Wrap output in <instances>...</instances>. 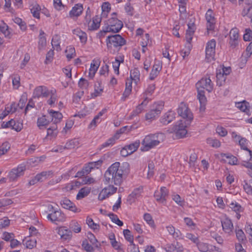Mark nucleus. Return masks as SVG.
<instances>
[{
  "mask_svg": "<svg viewBox=\"0 0 252 252\" xmlns=\"http://www.w3.org/2000/svg\"><path fill=\"white\" fill-rule=\"evenodd\" d=\"M155 90V85L154 84H152L149 85L147 89L142 94L143 99H144L145 100H148V101L149 102L150 100H151L149 98V96L152 95Z\"/></svg>",
  "mask_w": 252,
  "mask_h": 252,
  "instance_id": "obj_30",
  "label": "nucleus"
},
{
  "mask_svg": "<svg viewBox=\"0 0 252 252\" xmlns=\"http://www.w3.org/2000/svg\"><path fill=\"white\" fill-rule=\"evenodd\" d=\"M52 175L53 172L52 171H43L36 175V179L38 181L41 182L52 177Z\"/></svg>",
  "mask_w": 252,
  "mask_h": 252,
  "instance_id": "obj_37",
  "label": "nucleus"
},
{
  "mask_svg": "<svg viewBox=\"0 0 252 252\" xmlns=\"http://www.w3.org/2000/svg\"><path fill=\"white\" fill-rule=\"evenodd\" d=\"M26 170L25 165L21 164L19 165L17 168L12 169L8 175V178L10 181H14L20 176L23 175Z\"/></svg>",
  "mask_w": 252,
  "mask_h": 252,
  "instance_id": "obj_12",
  "label": "nucleus"
},
{
  "mask_svg": "<svg viewBox=\"0 0 252 252\" xmlns=\"http://www.w3.org/2000/svg\"><path fill=\"white\" fill-rule=\"evenodd\" d=\"M229 207L232 211L236 213V217L238 220H239L241 218L240 213L244 211L243 207L235 201H232L229 204Z\"/></svg>",
  "mask_w": 252,
  "mask_h": 252,
  "instance_id": "obj_25",
  "label": "nucleus"
},
{
  "mask_svg": "<svg viewBox=\"0 0 252 252\" xmlns=\"http://www.w3.org/2000/svg\"><path fill=\"white\" fill-rule=\"evenodd\" d=\"M109 218L112 220V221L118 225L121 226L123 225V222L121 220H119L118 216L114 214H110L109 215Z\"/></svg>",
  "mask_w": 252,
  "mask_h": 252,
  "instance_id": "obj_59",
  "label": "nucleus"
},
{
  "mask_svg": "<svg viewBox=\"0 0 252 252\" xmlns=\"http://www.w3.org/2000/svg\"><path fill=\"white\" fill-rule=\"evenodd\" d=\"M50 116L52 117V120L54 122L53 124H56L60 122L61 120L63 118L62 113L54 110H51L50 111Z\"/></svg>",
  "mask_w": 252,
  "mask_h": 252,
  "instance_id": "obj_38",
  "label": "nucleus"
},
{
  "mask_svg": "<svg viewBox=\"0 0 252 252\" xmlns=\"http://www.w3.org/2000/svg\"><path fill=\"white\" fill-rule=\"evenodd\" d=\"M205 17L207 21V31H213L215 28V19L212 10L209 9L207 10Z\"/></svg>",
  "mask_w": 252,
  "mask_h": 252,
  "instance_id": "obj_18",
  "label": "nucleus"
},
{
  "mask_svg": "<svg viewBox=\"0 0 252 252\" xmlns=\"http://www.w3.org/2000/svg\"><path fill=\"white\" fill-rule=\"evenodd\" d=\"M188 29L186 31V38L188 43H190L192 39V36L194 32V26L193 24H188Z\"/></svg>",
  "mask_w": 252,
  "mask_h": 252,
  "instance_id": "obj_41",
  "label": "nucleus"
},
{
  "mask_svg": "<svg viewBox=\"0 0 252 252\" xmlns=\"http://www.w3.org/2000/svg\"><path fill=\"white\" fill-rule=\"evenodd\" d=\"M73 33L79 38L80 42L82 43L85 44L86 43L87 41V35L85 32H83L80 29L77 28L73 31Z\"/></svg>",
  "mask_w": 252,
  "mask_h": 252,
  "instance_id": "obj_32",
  "label": "nucleus"
},
{
  "mask_svg": "<svg viewBox=\"0 0 252 252\" xmlns=\"http://www.w3.org/2000/svg\"><path fill=\"white\" fill-rule=\"evenodd\" d=\"M10 148V144L8 142H5L0 146V156L5 154Z\"/></svg>",
  "mask_w": 252,
  "mask_h": 252,
  "instance_id": "obj_54",
  "label": "nucleus"
},
{
  "mask_svg": "<svg viewBox=\"0 0 252 252\" xmlns=\"http://www.w3.org/2000/svg\"><path fill=\"white\" fill-rule=\"evenodd\" d=\"M106 42L108 50L111 53L114 54L126 44V41L120 34H114L108 36Z\"/></svg>",
  "mask_w": 252,
  "mask_h": 252,
  "instance_id": "obj_3",
  "label": "nucleus"
},
{
  "mask_svg": "<svg viewBox=\"0 0 252 252\" xmlns=\"http://www.w3.org/2000/svg\"><path fill=\"white\" fill-rule=\"evenodd\" d=\"M187 125L188 123H186L183 121H178L172 127L171 132L174 133L178 138H183L187 134Z\"/></svg>",
  "mask_w": 252,
  "mask_h": 252,
  "instance_id": "obj_7",
  "label": "nucleus"
},
{
  "mask_svg": "<svg viewBox=\"0 0 252 252\" xmlns=\"http://www.w3.org/2000/svg\"><path fill=\"white\" fill-rule=\"evenodd\" d=\"M49 95V91L46 87L43 86L35 88L33 93V97L34 98L47 97Z\"/></svg>",
  "mask_w": 252,
  "mask_h": 252,
  "instance_id": "obj_17",
  "label": "nucleus"
},
{
  "mask_svg": "<svg viewBox=\"0 0 252 252\" xmlns=\"http://www.w3.org/2000/svg\"><path fill=\"white\" fill-rule=\"evenodd\" d=\"M132 90V81L131 80H127L126 82V88L123 94L122 99L125 100L126 98L131 94Z\"/></svg>",
  "mask_w": 252,
  "mask_h": 252,
  "instance_id": "obj_34",
  "label": "nucleus"
},
{
  "mask_svg": "<svg viewBox=\"0 0 252 252\" xmlns=\"http://www.w3.org/2000/svg\"><path fill=\"white\" fill-rule=\"evenodd\" d=\"M107 26H106V31H109L112 32H118L123 28V22L118 20L116 17V13H113V16L108 21Z\"/></svg>",
  "mask_w": 252,
  "mask_h": 252,
  "instance_id": "obj_6",
  "label": "nucleus"
},
{
  "mask_svg": "<svg viewBox=\"0 0 252 252\" xmlns=\"http://www.w3.org/2000/svg\"><path fill=\"white\" fill-rule=\"evenodd\" d=\"M166 249L169 252H182L184 250V248L178 242H176V245L172 244H167Z\"/></svg>",
  "mask_w": 252,
  "mask_h": 252,
  "instance_id": "obj_31",
  "label": "nucleus"
},
{
  "mask_svg": "<svg viewBox=\"0 0 252 252\" xmlns=\"http://www.w3.org/2000/svg\"><path fill=\"white\" fill-rule=\"evenodd\" d=\"M49 95L50 97L47 100V103L51 106H52L54 105L58 99L56 90L54 88L52 89L49 91Z\"/></svg>",
  "mask_w": 252,
  "mask_h": 252,
  "instance_id": "obj_36",
  "label": "nucleus"
},
{
  "mask_svg": "<svg viewBox=\"0 0 252 252\" xmlns=\"http://www.w3.org/2000/svg\"><path fill=\"white\" fill-rule=\"evenodd\" d=\"M161 68V63L159 61L156 62L150 74L149 79L151 80H154L158 76Z\"/></svg>",
  "mask_w": 252,
  "mask_h": 252,
  "instance_id": "obj_24",
  "label": "nucleus"
},
{
  "mask_svg": "<svg viewBox=\"0 0 252 252\" xmlns=\"http://www.w3.org/2000/svg\"><path fill=\"white\" fill-rule=\"evenodd\" d=\"M184 221L187 226L191 228L194 229L196 226V224L193 221L192 219L190 218L186 217L184 219Z\"/></svg>",
  "mask_w": 252,
  "mask_h": 252,
  "instance_id": "obj_62",
  "label": "nucleus"
},
{
  "mask_svg": "<svg viewBox=\"0 0 252 252\" xmlns=\"http://www.w3.org/2000/svg\"><path fill=\"white\" fill-rule=\"evenodd\" d=\"M117 139L114 135L113 137L108 139L105 142H104L101 145L100 149H103L104 148L108 147L109 146H112L114 144Z\"/></svg>",
  "mask_w": 252,
  "mask_h": 252,
  "instance_id": "obj_55",
  "label": "nucleus"
},
{
  "mask_svg": "<svg viewBox=\"0 0 252 252\" xmlns=\"http://www.w3.org/2000/svg\"><path fill=\"white\" fill-rule=\"evenodd\" d=\"M129 172V164L127 162H115L105 171L104 179L105 184L113 183L120 186Z\"/></svg>",
  "mask_w": 252,
  "mask_h": 252,
  "instance_id": "obj_1",
  "label": "nucleus"
},
{
  "mask_svg": "<svg viewBox=\"0 0 252 252\" xmlns=\"http://www.w3.org/2000/svg\"><path fill=\"white\" fill-rule=\"evenodd\" d=\"M49 123V120L46 119L45 116H42L37 119V124L40 129H41L42 126L48 125Z\"/></svg>",
  "mask_w": 252,
  "mask_h": 252,
  "instance_id": "obj_48",
  "label": "nucleus"
},
{
  "mask_svg": "<svg viewBox=\"0 0 252 252\" xmlns=\"http://www.w3.org/2000/svg\"><path fill=\"white\" fill-rule=\"evenodd\" d=\"M197 97L201 106H204L206 102L204 91L197 90Z\"/></svg>",
  "mask_w": 252,
  "mask_h": 252,
  "instance_id": "obj_49",
  "label": "nucleus"
},
{
  "mask_svg": "<svg viewBox=\"0 0 252 252\" xmlns=\"http://www.w3.org/2000/svg\"><path fill=\"white\" fill-rule=\"evenodd\" d=\"M243 39L246 41H249L252 39V31L250 29H246L245 33L243 35Z\"/></svg>",
  "mask_w": 252,
  "mask_h": 252,
  "instance_id": "obj_64",
  "label": "nucleus"
},
{
  "mask_svg": "<svg viewBox=\"0 0 252 252\" xmlns=\"http://www.w3.org/2000/svg\"><path fill=\"white\" fill-rule=\"evenodd\" d=\"M110 6L108 2H104L102 5V12L101 13V17L105 18L107 16L108 13L110 10Z\"/></svg>",
  "mask_w": 252,
  "mask_h": 252,
  "instance_id": "obj_56",
  "label": "nucleus"
},
{
  "mask_svg": "<svg viewBox=\"0 0 252 252\" xmlns=\"http://www.w3.org/2000/svg\"><path fill=\"white\" fill-rule=\"evenodd\" d=\"M117 190V188L114 187L113 185H109L100 191L98 196V200H103L106 199L110 195L115 193Z\"/></svg>",
  "mask_w": 252,
  "mask_h": 252,
  "instance_id": "obj_15",
  "label": "nucleus"
},
{
  "mask_svg": "<svg viewBox=\"0 0 252 252\" xmlns=\"http://www.w3.org/2000/svg\"><path fill=\"white\" fill-rule=\"evenodd\" d=\"M100 19L98 17L93 19V21L90 23L88 26V29L90 31H94L98 29L100 27Z\"/></svg>",
  "mask_w": 252,
  "mask_h": 252,
  "instance_id": "obj_44",
  "label": "nucleus"
},
{
  "mask_svg": "<svg viewBox=\"0 0 252 252\" xmlns=\"http://www.w3.org/2000/svg\"><path fill=\"white\" fill-rule=\"evenodd\" d=\"M130 77L131 80L134 81L135 83H137L140 80V71L137 68L131 70Z\"/></svg>",
  "mask_w": 252,
  "mask_h": 252,
  "instance_id": "obj_45",
  "label": "nucleus"
},
{
  "mask_svg": "<svg viewBox=\"0 0 252 252\" xmlns=\"http://www.w3.org/2000/svg\"><path fill=\"white\" fill-rule=\"evenodd\" d=\"M66 56L68 60H70L75 56V48L72 46L67 47L65 50Z\"/></svg>",
  "mask_w": 252,
  "mask_h": 252,
  "instance_id": "obj_52",
  "label": "nucleus"
},
{
  "mask_svg": "<svg viewBox=\"0 0 252 252\" xmlns=\"http://www.w3.org/2000/svg\"><path fill=\"white\" fill-rule=\"evenodd\" d=\"M11 128L17 132L20 131L23 128V123L20 121L14 120V123L12 124Z\"/></svg>",
  "mask_w": 252,
  "mask_h": 252,
  "instance_id": "obj_57",
  "label": "nucleus"
},
{
  "mask_svg": "<svg viewBox=\"0 0 252 252\" xmlns=\"http://www.w3.org/2000/svg\"><path fill=\"white\" fill-rule=\"evenodd\" d=\"M13 88L18 89L20 86V77L18 74H13L11 76Z\"/></svg>",
  "mask_w": 252,
  "mask_h": 252,
  "instance_id": "obj_51",
  "label": "nucleus"
},
{
  "mask_svg": "<svg viewBox=\"0 0 252 252\" xmlns=\"http://www.w3.org/2000/svg\"><path fill=\"white\" fill-rule=\"evenodd\" d=\"M99 64L100 62L98 60H94L92 61L89 69V76L90 78H93L99 67Z\"/></svg>",
  "mask_w": 252,
  "mask_h": 252,
  "instance_id": "obj_29",
  "label": "nucleus"
},
{
  "mask_svg": "<svg viewBox=\"0 0 252 252\" xmlns=\"http://www.w3.org/2000/svg\"><path fill=\"white\" fill-rule=\"evenodd\" d=\"M140 140H138L128 145H126V147L128 150V153L131 154L137 150L140 146Z\"/></svg>",
  "mask_w": 252,
  "mask_h": 252,
  "instance_id": "obj_46",
  "label": "nucleus"
},
{
  "mask_svg": "<svg viewBox=\"0 0 252 252\" xmlns=\"http://www.w3.org/2000/svg\"><path fill=\"white\" fill-rule=\"evenodd\" d=\"M83 10V5L81 4H76L70 11L69 15L70 17H78Z\"/></svg>",
  "mask_w": 252,
  "mask_h": 252,
  "instance_id": "obj_28",
  "label": "nucleus"
},
{
  "mask_svg": "<svg viewBox=\"0 0 252 252\" xmlns=\"http://www.w3.org/2000/svg\"><path fill=\"white\" fill-rule=\"evenodd\" d=\"M103 92V89L100 86L94 87V92L91 94V97L94 98L98 96H100Z\"/></svg>",
  "mask_w": 252,
  "mask_h": 252,
  "instance_id": "obj_61",
  "label": "nucleus"
},
{
  "mask_svg": "<svg viewBox=\"0 0 252 252\" xmlns=\"http://www.w3.org/2000/svg\"><path fill=\"white\" fill-rule=\"evenodd\" d=\"M230 71L231 68L230 67L220 66L217 69L216 78L217 85L221 86L224 84L226 76L230 74Z\"/></svg>",
  "mask_w": 252,
  "mask_h": 252,
  "instance_id": "obj_8",
  "label": "nucleus"
},
{
  "mask_svg": "<svg viewBox=\"0 0 252 252\" xmlns=\"http://www.w3.org/2000/svg\"><path fill=\"white\" fill-rule=\"evenodd\" d=\"M164 102L160 101L153 104V108L145 115L147 121L152 122L158 118L163 108Z\"/></svg>",
  "mask_w": 252,
  "mask_h": 252,
  "instance_id": "obj_5",
  "label": "nucleus"
},
{
  "mask_svg": "<svg viewBox=\"0 0 252 252\" xmlns=\"http://www.w3.org/2000/svg\"><path fill=\"white\" fill-rule=\"evenodd\" d=\"M236 106L242 111L246 113L247 115H250L249 103L246 101L236 103Z\"/></svg>",
  "mask_w": 252,
  "mask_h": 252,
  "instance_id": "obj_35",
  "label": "nucleus"
},
{
  "mask_svg": "<svg viewBox=\"0 0 252 252\" xmlns=\"http://www.w3.org/2000/svg\"><path fill=\"white\" fill-rule=\"evenodd\" d=\"M59 133L57 125L52 124L47 128V135L46 138L50 139L56 138Z\"/></svg>",
  "mask_w": 252,
  "mask_h": 252,
  "instance_id": "obj_23",
  "label": "nucleus"
},
{
  "mask_svg": "<svg viewBox=\"0 0 252 252\" xmlns=\"http://www.w3.org/2000/svg\"><path fill=\"white\" fill-rule=\"evenodd\" d=\"M196 246L200 252H206L209 250L208 244L206 243L200 242L199 240L196 243Z\"/></svg>",
  "mask_w": 252,
  "mask_h": 252,
  "instance_id": "obj_47",
  "label": "nucleus"
},
{
  "mask_svg": "<svg viewBox=\"0 0 252 252\" xmlns=\"http://www.w3.org/2000/svg\"><path fill=\"white\" fill-rule=\"evenodd\" d=\"M216 42L215 39L209 41L206 46V58L207 62H211L214 60Z\"/></svg>",
  "mask_w": 252,
  "mask_h": 252,
  "instance_id": "obj_11",
  "label": "nucleus"
},
{
  "mask_svg": "<svg viewBox=\"0 0 252 252\" xmlns=\"http://www.w3.org/2000/svg\"><path fill=\"white\" fill-rule=\"evenodd\" d=\"M70 229L75 233H79L81 230V226L76 220H73L70 224Z\"/></svg>",
  "mask_w": 252,
  "mask_h": 252,
  "instance_id": "obj_53",
  "label": "nucleus"
},
{
  "mask_svg": "<svg viewBox=\"0 0 252 252\" xmlns=\"http://www.w3.org/2000/svg\"><path fill=\"white\" fill-rule=\"evenodd\" d=\"M79 145V140L78 139L74 138L67 141L65 145V148L67 149H74L78 148Z\"/></svg>",
  "mask_w": 252,
  "mask_h": 252,
  "instance_id": "obj_43",
  "label": "nucleus"
},
{
  "mask_svg": "<svg viewBox=\"0 0 252 252\" xmlns=\"http://www.w3.org/2000/svg\"><path fill=\"white\" fill-rule=\"evenodd\" d=\"M57 233L63 240H69L71 238L72 232L64 226L60 227L57 229Z\"/></svg>",
  "mask_w": 252,
  "mask_h": 252,
  "instance_id": "obj_22",
  "label": "nucleus"
},
{
  "mask_svg": "<svg viewBox=\"0 0 252 252\" xmlns=\"http://www.w3.org/2000/svg\"><path fill=\"white\" fill-rule=\"evenodd\" d=\"M164 134L162 133H157L146 135L141 142V151L146 152L154 148L163 141Z\"/></svg>",
  "mask_w": 252,
  "mask_h": 252,
  "instance_id": "obj_2",
  "label": "nucleus"
},
{
  "mask_svg": "<svg viewBox=\"0 0 252 252\" xmlns=\"http://www.w3.org/2000/svg\"><path fill=\"white\" fill-rule=\"evenodd\" d=\"M207 143L214 148H219L220 146V141L216 139L208 138L207 139Z\"/></svg>",
  "mask_w": 252,
  "mask_h": 252,
  "instance_id": "obj_60",
  "label": "nucleus"
},
{
  "mask_svg": "<svg viewBox=\"0 0 252 252\" xmlns=\"http://www.w3.org/2000/svg\"><path fill=\"white\" fill-rule=\"evenodd\" d=\"M175 116L176 113L174 111L169 110L161 117L160 121L163 125H166L175 119Z\"/></svg>",
  "mask_w": 252,
  "mask_h": 252,
  "instance_id": "obj_21",
  "label": "nucleus"
},
{
  "mask_svg": "<svg viewBox=\"0 0 252 252\" xmlns=\"http://www.w3.org/2000/svg\"><path fill=\"white\" fill-rule=\"evenodd\" d=\"M177 112L179 116L186 120L188 124H190L193 120V114L190 111L186 104L181 102L177 109Z\"/></svg>",
  "mask_w": 252,
  "mask_h": 252,
  "instance_id": "obj_9",
  "label": "nucleus"
},
{
  "mask_svg": "<svg viewBox=\"0 0 252 252\" xmlns=\"http://www.w3.org/2000/svg\"><path fill=\"white\" fill-rule=\"evenodd\" d=\"M61 205L62 207L68 209L74 213L79 212L80 210L78 209L73 203L67 198H63L61 200Z\"/></svg>",
  "mask_w": 252,
  "mask_h": 252,
  "instance_id": "obj_20",
  "label": "nucleus"
},
{
  "mask_svg": "<svg viewBox=\"0 0 252 252\" xmlns=\"http://www.w3.org/2000/svg\"><path fill=\"white\" fill-rule=\"evenodd\" d=\"M166 229L169 235L176 240L184 239V236L181 231L175 228L172 225H169L166 226Z\"/></svg>",
  "mask_w": 252,
  "mask_h": 252,
  "instance_id": "obj_19",
  "label": "nucleus"
},
{
  "mask_svg": "<svg viewBox=\"0 0 252 252\" xmlns=\"http://www.w3.org/2000/svg\"><path fill=\"white\" fill-rule=\"evenodd\" d=\"M92 167L89 163L86 165L81 171H78L75 175L76 177H81L85 175L88 174L92 170Z\"/></svg>",
  "mask_w": 252,
  "mask_h": 252,
  "instance_id": "obj_42",
  "label": "nucleus"
},
{
  "mask_svg": "<svg viewBox=\"0 0 252 252\" xmlns=\"http://www.w3.org/2000/svg\"><path fill=\"white\" fill-rule=\"evenodd\" d=\"M91 189L88 187H84L81 188L76 196L77 200H80L87 196L90 192Z\"/></svg>",
  "mask_w": 252,
  "mask_h": 252,
  "instance_id": "obj_40",
  "label": "nucleus"
},
{
  "mask_svg": "<svg viewBox=\"0 0 252 252\" xmlns=\"http://www.w3.org/2000/svg\"><path fill=\"white\" fill-rule=\"evenodd\" d=\"M148 103V100H145L143 99V101L132 111L130 116L131 117H135L142 113Z\"/></svg>",
  "mask_w": 252,
  "mask_h": 252,
  "instance_id": "obj_27",
  "label": "nucleus"
},
{
  "mask_svg": "<svg viewBox=\"0 0 252 252\" xmlns=\"http://www.w3.org/2000/svg\"><path fill=\"white\" fill-rule=\"evenodd\" d=\"M229 37L228 44L230 47L232 49L236 48L239 44V30L237 28H232L229 32Z\"/></svg>",
  "mask_w": 252,
  "mask_h": 252,
  "instance_id": "obj_13",
  "label": "nucleus"
},
{
  "mask_svg": "<svg viewBox=\"0 0 252 252\" xmlns=\"http://www.w3.org/2000/svg\"><path fill=\"white\" fill-rule=\"evenodd\" d=\"M221 225L223 230L227 233L230 234L232 232L233 229V225L231 220L225 218L221 220Z\"/></svg>",
  "mask_w": 252,
  "mask_h": 252,
  "instance_id": "obj_26",
  "label": "nucleus"
},
{
  "mask_svg": "<svg viewBox=\"0 0 252 252\" xmlns=\"http://www.w3.org/2000/svg\"><path fill=\"white\" fill-rule=\"evenodd\" d=\"M40 7L38 4H35L33 6V7L31 9V11L32 16L37 19L40 18Z\"/></svg>",
  "mask_w": 252,
  "mask_h": 252,
  "instance_id": "obj_50",
  "label": "nucleus"
},
{
  "mask_svg": "<svg viewBox=\"0 0 252 252\" xmlns=\"http://www.w3.org/2000/svg\"><path fill=\"white\" fill-rule=\"evenodd\" d=\"M143 192V189L141 186L134 189L132 192L128 195L127 198V201L130 204H131L141 196Z\"/></svg>",
  "mask_w": 252,
  "mask_h": 252,
  "instance_id": "obj_16",
  "label": "nucleus"
},
{
  "mask_svg": "<svg viewBox=\"0 0 252 252\" xmlns=\"http://www.w3.org/2000/svg\"><path fill=\"white\" fill-rule=\"evenodd\" d=\"M168 190L166 187H162L159 190H156L154 193V197L156 200L162 204L166 203V197L168 195Z\"/></svg>",
  "mask_w": 252,
  "mask_h": 252,
  "instance_id": "obj_14",
  "label": "nucleus"
},
{
  "mask_svg": "<svg viewBox=\"0 0 252 252\" xmlns=\"http://www.w3.org/2000/svg\"><path fill=\"white\" fill-rule=\"evenodd\" d=\"M36 240L35 238L28 237L23 240V244L27 249H32L36 245Z\"/></svg>",
  "mask_w": 252,
  "mask_h": 252,
  "instance_id": "obj_33",
  "label": "nucleus"
},
{
  "mask_svg": "<svg viewBox=\"0 0 252 252\" xmlns=\"http://www.w3.org/2000/svg\"><path fill=\"white\" fill-rule=\"evenodd\" d=\"M112 247L117 251V252H125L122 244L116 240L110 243Z\"/></svg>",
  "mask_w": 252,
  "mask_h": 252,
  "instance_id": "obj_63",
  "label": "nucleus"
},
{
  "mask_svg": "<svg viewBox=\"0 0 252 252\" xmlns=\"http://www.w3.org/2000/svg\"><path fill=\"white\" fill-rule=\"evenodd\" d=\"M172 199L179 205L183 206L184 204V200L182 199L178 194L174 193L172 195Z\"/></svg>",
  "mask_w": 252,
  "mask_h": 252,
  "instance_id": "obj_58",
  "label": "nucleus"
},
{
  "mask_svg": "<svg viewBox=\"0 0 252 252\" xmlns=\"http://www.w3.org/2000/svg\"><path fill=\"white\" fill-rule=\"evenodd\" d=\"M213 83H212L210 77H204L199 80L196 84V87L197 90L202 91L206 90L208 92H211L213 89Z\"/></svg>",
  "mask_w": 252,
  "mask_h": 252,
  "instance_id": "obj_10",
  "label": "nucleus"
},
{
  "mask_svg": "<svg viewBox=\"0 0 252 252\" xmlns=\"http://www.w3.org/2000/svg\"><path fill=\"white\" fill-rule=\"evenodd\" d=\"M220 156L222 158H226L228 159V163L230 165H237L238 164V159L237 158L230 154H220Z\"/></svg>",
  "mask_w": 252,
  "mask_h": 252,
  "instance_id": "obj_39",
  "label": "nucleus"
},
{
  "mask_svg": "<svg viewBox=\"0 0 252 252\" xmlns=\"http://www.w3.org/2000/svg\"><path fill=\"white\" fill-rule=\"evenodd\" d=\"M48 210L49 213L47 218L52 222L57 224L65 220L64 215L60 210L55 209L52 205H49Z\"/></svg>",
  "mask_w": 252,
  "mask_h": 252,
  "instance_id": "obj_4",
  "label": "nucleus"
}]
</instances>
